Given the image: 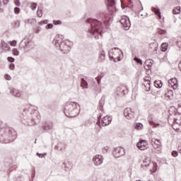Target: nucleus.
<instances>
[{
    "label": "nucleus",
    "mask_w": 181,
    "mask_h": 181,
    "mask_svg": "<svg viewBox=\"0 0 181 181\" xmlns=\"http://www.w3.org/2000/svg\"><path fill=\"white\" fill-rule=\"evenodd\" d=\"M4 78L8 80V81H11V80H12V77H11V76L8 74L4 75Z\"/></svg>",
    "instance_id": "nucleus-43"
},
{
    "label": "nucleus",
    "mask_w": 181,
    "mask_h": 181,
    "mask_svg": "<svg viewBox=\"0 0 181 181\" xmlns=\"http://www.w3.org/2000/svg\"><path fill=\"white\" fill-rule=\"evenodd\" d=\"M168 87H171L173 90H177L179 87L177 78H173L168 81Z\"/></svg>",
    "instance_id": "nucleus-15"
},
{
    "label": "nucleus",
    "mask_w": 181,
    "mask_h": 181,
    "mask_svg": "<svg viewBox=\"0 0 181 181\" xmlns=\"http://www.w3.org/2000/svg\"><path fill=\"white\" fill-rule=\"evenodd\" d=\"M151 165V160L149 158H145L141 164V168L145 169V168H148Z\"/></svg>",
    "instance_id": "nucleus-23"
},
{
    "label": "nucleus",
    "mask_w": 181,
    "mask_h": 181,
    "mask_svg": "<svg viewBox=\"0 0 181 181\" xmlns=\"http://www.w3.org/2000/svg\"><path fill=\"white\" fill-rule=\"evenodd\" d=\"M136 146L140 151H145L148 148V141L146 140H140L139 143L136 144Z\"/></svg>",
    "instance_id": "nucleus-14"
},
{
    "label": "nucleus",
    "mask_w": 181,
    "mask_h": 181,
    "mask_svg": "<svg viewBox=\"0 0 181 181\" xmlns=\"http://www.w3.org/2000/svg\"><path fill=\"white\" fill-rule=\"evenodd\" d=\"M112 153L115 158H121L125 155V150L122 147H116Z\"/></svg>",
    "instance_id": "nucleus-10"
},
{
    "label": "nucleus",
    "mask_w": 181,
    "mask_h": 181,
    "mask_svg": "<svg viewBox=\"0 0 181 181\" xmlns=\"http://www.w3.org/2000/svg\"><path fill=\"white\" fill-rule=\"evenodd\" d=\"M103 158L101 155H96L93 158V162L95 166H100L103 163Z\"/></svg>",
    "instance_id": "nucleus-13"
},
{
    "label": "nucleus",
    "mask_w": 181,
    "mask_h": 181,
    "mask_svg": "<svg viewBox=\"0 0 181 181\" xmlns=\"http://www.w3.org/2000/svg\"><path fill=\"white\" fill-rule=\"evenodd\" d=\"M103 152H104V153H107V152H108V147H104L103 148Z\"/></svg>",
    "instance_id": "nucleus-56"
},
{
    "label": "nucleus",
    "mask_w": 181,
    "mask_h": 181,
    "mask_svg": "<svg viewBox=\"0 0 181 181\" xmlns=\"http://www.w3.org/2000/svg\"><path fill=\"white\" fill-rule=\"evenodd\" d=\"M64 113L69 118L77 117L80 114V105L76 102H67L65 104Z\"/></svg>",
    "instance_id": "nucleus-4"
},
{
    "label": "nucleus",
    "mask_w": 181,
    "mask_h": 181,
    "mask_svg": "<svg viewBox=\"0 0 181 181\" xmlns=\"http://www.w3.org/2000/svg\"><path fill=\"white\" fill-rule=\"evenodd\" d=\"M42 30V27L37 26L34 28V33H40V31Z\"/></svg>",
    "instance_id": "nucleus-36"
},
{
    "label": "nucleus",
    "mask_w": 181,
    "mask_h": 181,
    "mask_svg": "<svg viewBox=\"0 0 181 181\" xmlns=\"http://www.w3.org/2000/svg\"><path fill=\"white\" fill-rule=\"evenodd\" d=\"M128 93V90L127 89V86L125 85H121L116 89V94L122 97V95H125Z\"/></svg>",
    "instance_id": "nucleus-12"
},
{
    "label": "nucleus",
    "mask_w": 181,
    "mask_h": 181,
    "mask_svg": "<svg viewBox=\"0 0 181 181\" xmlns=\"http://www.w3.org/2000/svg\"><path fill=\"white\" fill-rule=\"evenodd\" d=\"M178 67L181 71V61L180 62V63L178 64Z\"/></svg>",
    "instance_id": "nucleus-58"
},
{
    "label": "nucleus",
    "mask_w": 181,
    "mask_h": 181,
    "mask_svg": "<svg viewBox=\"0 0 181 181\" xmlns=\"http://www.w3.org/2000/svg\"><path fill=\"white\" fill-rule=\"evenodd\" d=\"M168 50V43H163L161 45V51L166 52Z\"/></svg>",
    "instance_id": "nucleus-34"
},
{
    "label": "nucleus",
    "mask_w": 181,
    "mask_h": 181,
    "mask_svg": "<svg viewBox=\"0 0 181 181\" xmlns=\"http://www.w3.org/2000/svg\"><path fill=\"white\" fill-rule=\"evenodd\" d=\"M119 22L125 30H128L131 28V21L128 16H122Z\"/></svg>",
    "instance_id": "nucleus-8"
},
{
    "label": "nucleus",
    "mask_w": 181,
    "mask_h": 181,
    "mask_svg": "<svg viewBox=\"0 0 181 181\" xmlns=\"http://www.w3.org/2000/svg\"><path fill=\"white\" fill-rule=\"evenodd\" d=\"M42 129H43L45 132L53 129V122L51 121L44 122L42 126Z\"/></svg>",
    "instance_id": "nucleus-16"
},
{
    "label": "nucleus",
    "mask_w": 181,
    "mask_h": 181,
    "mask_svg": "<svg viewBox=\"0 0 181 181\" xmlns=\"http://www.w3.org/2000/svg\"><path fill=\"white\" fill-rule=\"evenodd\" d=\"M1 49L2 50H4V52H8L9 51V45L5 42L4 41H1Z\"/></svg>",
    "instance_id": "nucleus-25"
},
{
    "label": "nucleus",
    "mask_w": 181,
    "mask_h": 181,
    "mask_svg": "<svg viewBox=\"0 0 181 181\" xmlns=\"http://www.w3.org/2000/svg\"><path fill=\"white\" fill-rule=\"evenodd\" d=\"M8 67H9L10 70H14L15 69V64H10Z\"/></svg>",
    "instance_id": "nucleus-53"
},
{
    "label": "nucleus",
    "mask_w": 181,
    "mask_h": 181,
    "mask_svg": "<svg viewBox=\"0 0 181 181\" xmlns=\"http://www.w3.org/2000/svg\"><path fill=\"white\" fill-rule=\"evenodd\" d=\"M149 122H150V124H153V122H152V121H150Z\"/></svg>",
    "instance_id": "nucleus-64"
},
{
    "label": "nucleus",
    "mask_w": 181,
    "mask_h": 181,
    "mask_svg": "<svg viewBox=\"0 0 181 181\" xmlns=\"http://www.w3.org/2000/svg\"><path fill=\"white\" fill-rule=\"evenodd\" d=\"M49 23V20L41 21L38 25H47Z\"/></svg>",
    "instance_id": "nucleus-41"
},
{
    "label": "nucleus",
    "mask_w": 181,
    "mask_h": 181,
    "mask_svg": "<svg viewBox=\"0 0 181 181\" xmlns=\"http://www.w3.org/2000/svg\"><path fill=\"white\" fill-rule=\"evenodd\" d=\"M151 11L153 12H154L158 16H159L160 18H161L160 10L159 8H156L155 7H152L151 8Z\"/></svg>",
    "instance_id": "nucleus-30"
},
{
    "label": "nucleus",
    "mask_w": 181,
    "mask_h": 181,
    "mask_svg": "<svg viewBox=\"0 0 181 181\" xmlns=\"http://www.w3.org/2000/svg\"><path fill=\"white\" fill-rule=\"evenodd\" d=\"M171 153H172V156H174V158H176V156L179 155V153L176 151H173Z\"/></svg>",
    "instance_id": "nucleus-48"
},
{
    "label": "nucleus",
    "mask_w": 181,
    "mask_h": 181,
    "mask_svg": "<svg viewBox=\"0 0 181 181\" xmlns=\"http://www.w3.org/2000/svg\"><path fill=\"white\" fill-rule=\"evenodd\" d=\"M103 103H104V100L101 99L100 100V104H101V105H103Z\"/></svg>",
    "instance_id": "nucleus-59"
},
{
    "label": "nucleus",
    "mask_w": 181,
    "mask_h": 181,
    "mask_svg": "<svg viewBox=\"0 0 181 181\" xmlns=\"http://www.w3.org/2000/svg\"><path fill=\"white\" fill-rule=\"evenodd\" d=\"M134 62H136V63H137V64H140L141 66H142V59L138 57H134Z\"/></svg>",
    "instance_id": "nucleus-37"
},
{
    "label": "nucleus",
    "mask_w": 181,
    "mask_h": 181,
    "mask_svg": "<svg viewBox=\"0 0 181 181\" xmlns=\"http://www.w3.org/2000/svg\"><path fill=\"white\" fill-rule=\"evenodd\" d=\"M144 81H147L148 86H151V77H149V76H146V77L144 78Z\"/></svg>",
    "instance_id": "nucleus-44"
},
{
    "label": "nucleus",
    "mask_w": 181,
    "mask_h": 181,
    "mask_svg": "<svg viewBox=\"0 0 181 181\" xmlns=\"http://www.w3.org/2000/svg\"><path fill=\"white\" fill-rule=\"evenodd\" d=\"M12 52L14 56H19V51L18 50V49L14 48L13 49Z\"/></svg>",
    "instance_id": "nucleus-40"
},
{
    "label": "nucleus",
    "mask_w": 181,
    "mask_h": 181,
    "mask_svg": "<svg viewBox=\"0 0 181 181\" xmlns=\"http://www.w3.org/2000/svg\"><path fill=\"white\" fill-rule=\"evenodd\" d=\"M35 18H30L28 20V23H30L32 25V23H35Z\"/></svg>",
    "instance_id": "nucleus-51"
},
{
    "label": "nucleus",
    "mask_w": 181,
    "mask_h": 181,
    "mask_svg": "<svg viewBox=\"0 0 181 181\" xmlns=\"http://www.w3.org/2000/svg\"><path fill=\"white\" fill-rule=\"evenodd\" d=\"M105 60V52L101 51L98 62H103Z\"/></svg>",
    "instance_id": "nucleus-28"
},
{
    "label": "nucleus",
    "mask_w": 181,
    "mask_h": 181,
    "mask_svg": "<svg viewBox=\"0 0 181 181\" xmlns=\"http://www.w3.org/2000/svg\"><path fill=\"white\" fill-rule=\"evenodd\" d=\"M151 145L153 146L154 149H158L160 151V141L156 139H151Z\"/></svg>",
    "instance_id": "nucleus-19"
},
{
    "label": "nucleus",
    "mask_w": 181,
    "mask_h": 181,
    "mask_svg": "<svg viewBox=\"0 0 181 181\" xmlns=\"http://www.w3.org/2000/svg\"><path fill=\"white\" fill-rule=\"evenodd\" d=\"M111 121H112V117L110 116H105L101 119L102 127H107V125H110L111 124Z\"/></svg>",
    "instance_id": "nucleus-18"
},
{
    "label": "nucleus",
    "mask_w": 181,
    "mask_h": 181,
    "mask_svg": "<svg viewBox=\"0 0 181 181\" xmlns=\"http://www.w3.org/2000/svg\"><path fill=\"white\" fill-rule=\"evenodd\" d=\"M37 15L38 18H42V16H43V11H42V9L38 8V10L37 11Z\"/></svg>",
    "instance_id": "nucleus-35"
},
{
    "label": "nucleus",
    "mask_w": 181,
    "mask_h": 181,
    "mask_svg": "<svg viewBox=\"0 0 181 181\" xmlns=\"http://www.w3.org/2000/svg\"><path fill=\"white\" fill-rule=\"evenodd\" d=\"M23 118L26 121L28 125L30 127L36 125L40 121L39 112L35 110L33 105L27 106L22 112Z\"/></svg>",
    "instance_id": "nucleus-1"
},
{
    "label": "nucleus",
    "mask_w": 181,
    "mask_h": 181,
    "mask_svg": "<svg viewBox=\"0 0 181 181\" xmlns=\"http://www.w3.org/2000/svg\"><path fill=\"white\" fill-rule=\"evenodd\" d=\"M178 151L180 152V153H181V146H180L179 147H178Z\"/></svg>",
    "instance_id": "nucleus-60"
},
{
    "label": "nucleus",
    "mask_w": 181,
    "mask_h": 181,
    "mask_svg": "<svg viewBox=\"0 0 181 181\" xmlns=\"http://www.w3.org/2000/svg\"><path fill=\"white\" fill-rule=\"evenodd\" d=\"M37 7V4H36V3L32 4L31 8L33 11H35V9H36Z\"/></svg>",
    "instance_id": "nucleus-50"
},
{
    "label": "nucleus",
    "mask_w": 181,
    "mask_h": 181,
    "mask_svg": "<svg viewBox=\"0 0 181 181\" xmlns=\"http://www.w3.org/2000/svg\"><path fill=\"white\" fill-rule=\"evenodd\" d=\"M10 94L14 95V97H19L21 95V92L18 90L13 89L10 90Z\"/></svg>",
    "instance_id": "nucleus-27"
},
{
    "label": "nucleus",
    "mask_w": 181,
    "mask_h": 181,
    "mask_svg": "<svg viewBox=\"0 0 181 181\" xmlns=\"http://www.w3.org/2000/svg\"><path fill=\"white\" fill-rule=\"evenodd\" d=\"M53 23H54V25H62V21H59V20H58V21L54 20V21H53Z\"/></svg>",
    "instance_id": "nucleus-47"
},
{
    "label": "nucleus",
    "mask_w": 181,
    "mask_h": 181,
    "mask_svg": "<svg viewBox=\"0 0 181 181\" xmlns=\"http://www.w3.org/2000/svg\"><path fill=\"white\" fill-rule=\"evenodd\" d=\"M124 115L127 119H133V118L135 117V112L132 110V109L127 107L124 110Z\"/></svg>",
    "instance_id": "nucleus-11"
},
{
    "label": "nucleus",
    "mask_w": 181,
    "mask_h": 181,
    "mask_svg": "<svg viewBox=\"0 0 181 181\" xmlns=\"http://www.w3.org/2000/svg\"><path fill=\"white\" fill-rule=\"evenodd\" d=\"M19 26H21V21L19 20H16L14 22L13 27L14 28H19Z\"/></svg>",
    "instance_id": "nucleus-38"
},
{
    "label": "nucleus",
    "mask_w": 181,
    "mask_h": 181,
    "mask_svg": "<svg viewBox=\"0 0 181 181\" xmlns=\"http://www.w3.org/2000/svg\"><path fill=\"white\" fill-rule=\"evenodd\" d=\"M109 57L110 60H117V62H121L124 58V52L118 47L112 48L111 50L108 52Z\"/></svg>",
    "instance_id": "nucleus-6"
},
{
    "label": "nucleus",
    "mask_w": 181,
    "mask_h": 181,
    "mask_svg": "<svg viewBox=\"0 0 181 181\" xmlns=\"http://www.w3.org/2000/svg\"><path fill=\"white\" fill-rule=\"evenodd\" d=\"M96 17L98 18V19H100V21H102L104 23H105V22H107V23H110V22H111V18L110 16H108V14H107L104 11H98L96 13Z\"/></svg>",
    "instance_id": "nucleus-7"
},
{
    "label": "nucleus",
    "mask_w": 181,
    "mask_h": 181,
    "mask_svg": "<svg viewBox=\"0 0 181 181\" xmlns=\"http://www.w3.org/2000/svg\"><path fill=\"white\" fill-rule=\"evenodd\" d=\"M134 128L135 129H142L144 128V124H142L141 123H136L134 125Z\"/></svg>",
    "instance_id": "nucleus-33"
},
{
    "label": "nucleus",
    "mask_w": 181,
    "mask_h": 181,
    "mask_svg": "<svg viewBox=\"0 0 181 181\" xmlns=\"http://www.w3.org/2000/svg\"><path fill=\"white\" fill-rule=\"evenodd\" d=\"M16 43H17L16 40H13L10 42V45L11 46H16Z\"/></svg>",
    "instance_id": "nucleus-54"
},
{
    "label": "nucleus",
    "mask_w": 181,
    "mask_h": 181,
    "mask_svg": "<svg viewBox=\"0 0 181 181\" xmlns=\"http://www.w3.org/2000/svg\"><path fill=\"white\" fill-rule=\"evenodd\" d=\"M165 95L170 99L172 98L173 97V90H168V92L165 93Z\"/></svg>",
    "instance_id": "nucleus-31"
},
{
    "label": "nucleus",
    "mask_w": 181,
    "mask_h": 181,
    "mask_svg": "<svg viewBox=\"0 0 181 181\" xmlns=\"http://www.w3.org/2000/svg\"><path fill=\"white\" fill-rule=\"evenodd\" d=\"M19 12H21V8H19V7L14 8V13H19Z\"/></svg>",
    "instance_id": "nucleus-52"
},
{
    "label": "nucleus",
    "mask_w": 181,
    "mask_h": 181,
    "mask_svg": "<svg viewBox=\"0 0 181 181\" xmlns=\"http://www.w3.org/2000/svg\"><path fill=\"white\" fill-rule=\"evenodd\" d=\"M45 29H53V24L49 23L45 26Z\"/></svg>",
    "instance_id": "nucleus-46"
},
{
    "label": "nucleus",
    "mask_w": 181,
    "mask_h": 181,
    "mask_svg": "<svg viewBox=\"0 0 181 181\" xmlns=\"http://www.w3.org/2000/svg\"><path fill=\"white\" fill-rule=\"evenodd\" d=\"M33 177H35V173H33Z\"/></svg>",
    "instance_id": "nucleus-63"
},
{
    "label": "nucleus",
    "mask_w": 181,
    "mask_h": 181,
    "mask_svg": "<svg viewBox=\"0 0 181 181\" xmlns=\"http://www.w3.org/2000/svg\"><path fill=\"white\" fill-rule=\"evenodd\" d=\"M21 49H26L29 46V41L22 40L19 45Z\"/></svg>",
    "instance_id": "nucleus-24"
},
{
    "label": "nucleus",
    "mask_w": 181,
    "mask_h": 181,
    "mask_svg": "<svg viewBox=\"0 0 181 181\" xmlns=\"http://www.w3.org/2000/svg\"><path fill=\"white\" fill-rule=\"evenodd\" d=\"M107 11L110 15H114L117 12V7L115 6V0H107Z\"/></svg>",
    "instance_id": "nucleus-9"
},
{
    "label": "nucleus",
    "mask_w": 181,
    "mask_h": 181,
    "mask_svg": "<svg viewBox=\"0 0 181 181\" xmlns=\"http://www.w3.org/2000/svg\"><path fill=\"white\" fill-rule=\"evenodd\" d=\"M4 12V8H0V13Z\"/></svg>",
    "instance_id": "nucleus-61"
},
{
    "label": "nucleus",
    "mask_w": 181,
    "mask_h": 181,
    "mask_svg": "<svg viewBox=\"0 0 181 181\" xmlns=\"http://www.w3.org/2000/svg\"><path fill=\"white\" fill-rule=\"evenodd\" d=\"M15 5H16V6H21L20 0H15Z\"/></svg>",
    "instance_id": "nucleus-55"
},
{
    "label": "nucleus",
    "mask_w": 181,
    "mask_h": 181,
    "mask_svg": "<svg viewBox=\"0 0 181 181\" xmlns=\"http://www.w3.org/2000/svg\"><path fill=\"white\" fill-rule=\"evenodd\" d=\"M127 6H128V8H132V6H134V0H124V1H122V8L125 9Z\"/></svg>",
    "instance_id": "nucleus-17"
},
{
    "label": "nucleus",
    "mask_w": 181,
    "mask_h": 181,
    "mask_svg": "<svg viewBox=\"0 0 181 181\" xmlns=\"http://www.w3.org/2000/svg\"><path fill=\"white\" fill-rule=\"evenodd\" d=\"M73 168V165H71V163L69 160H65L64 163L62 164V169H64L66 172H69L71 170V169Z\"/></svg>",
    "instance_id": "nucleus-20"
},
{
    "label": "nucleus",
    "mask_w": 181,
    "mask_h": 181,
    "mask_svg": "<svg viewBox=\"0 0 181 181\" xmlns=\"http://www.w3.org/2000/svg\"><path fill=\"white\" fill-rule=\"evenodd\" d=\"M8 62H9L10 63H13V62H15V58L12 57H8L7 58Z\"/></svg>",
    "instance_id": "nucleus-45"
},
{
    "label": "nucleus",
    "mask_w": 181,
    "mask_h": 181,
    "mask_svg": "<svg viewBox=\"0 0 181 181\" xmlns=\"http://www.w3.org/2000/svg\"><path fill=\"white\" fill-rule=\"evenodd\" d=\"M4 5H8V3L9 2V0H3Z\"/></svg>",
    "instance_id": "nucleus-57"
},
{
    "label": "nucleus",
    "mask_w": 181,
    "mask_h": 181,
    "mask_svg": "<svg viewBox=\"0 0 181 181\" xmlns=\"http://www.w3.org/2000/svg\"><path fill=\"white\" fill-rule=\"evenodd\" d=\"M154 86L156 87V88H162L163 83H162V81H156L154 82Z\"/></svg>",
    "instance_id": "nucleus-29"
},
{
    "label": "nucleus",
    "mask_w": 181,
    "mask_h": 181,
    "mask_svg": "<svg viewBox=\"0 0 181 181\" xmlns=\"http://www.w3.org/2000/svg\"><path fill=\"white\" fill-rule=\"evenodd\" d=\"M86 22L90 24L87 33L88 37H95L96 40L100 39V36H103V22L92 18L87 19Z\"/></svg>",
    "instance_id": "nucleus-2"
},
{
    "label": "nucleus",
    "mask_w": 181,
    "mask_h": 181,
    "mask_svg": "<svg viewBox=\"0 0 181 181\" xmlns=\"http://www.w3.org/2000/svg\"><path fill=\"white\" fill-rule=\"evenodd\" d=\"M152 62H153V61H151V59H149L145 62V64H146L144 66L145 70H151L152 69V64H153Z\"/></svg>",
    "instance_id": "nucleus-22"
},
{
    "label": "nucleus",
    "mask_w": 181,
    "mask_h": 181,
    "mask_svg": "<svg viewBox=\"0 0 181 181\" xmlns=\"http://www.w3.org/2000/svg\"><path fill=\"white\" fill-rule=\"evenodd\" d=\"M173 15H178V13H180V6H177L173 10Z\"/></svg>",
    "instance_id": "nucleus-32"
},
{
    "label": "nucleus",
    "mask_w": 181,
    "mask_h": 181,
    "mask_svg": "<svg viewBox=\"0 0 181 181\" xmlns=\"http://www.w3.org/2000/svg\"><path fill=\"white\" fill-rule=\"evenodd\" d=\"M98 86H96L94 90L96 94L101 93V89L100 88V84H101V77L98 76L96 78Z\"/></svg>",
    "instance_id": "nucleus-21"
},
{
    "label": "nucleus",
    "mask_w": 181,
    "mask_h": 181,
    "mask_svg": "<svg viewBox=\"0 0 181 181\" xmlns=\"http://www.w3.org/2000/svg\"><path fill=\"white\" fill-rule=\"evenodd\" d=\"M2 122H0V142L1 144H9L13 142L17 138L16 131L11 127H1Z\"/></svg>",
    "instance_id": "nucleus-3"
},
{
    "label": "nucleus",
    "mask_w": 181,
    "mask_h": 181,
    "mask_svg": "<svg viewBox=\"0 0 181 181\" xmlns=\"http://www.w3.org/2000/svg\"><path fill=\"white\" fill-rule=\"evenodd\" d=\"M64 37V36L62 35H56L52 41V44L66 54L70 52V45H69V41H63Z\"/></svg>",
    "instance_id": "nucleus-5"
},
{
    "label": "nucleus",
    "mask_w": 181,
    "mask_h": 181,
    "mask_svg": "<svg viewBox=\"0 0 181 181\" xmlns=\"http://www.w3.org/2000/svg\"><path fill=\"white\" fill-rule=\"evenodd\" d=\"M47 155V153H45L43 154H40L39 153H37V156H38L39 158H45V156H46Z\"/></svg>",
    "instance_id": "nucleus-49"
},
{
    "label": "nucleus",
    "mask_w": 181,
    "mask_h": 181,
    "mask_svg": "<svg viewBox=\"0 0 181 181\" xmlns=\"http://www.w3.org/2000/svg\"><path fill=\"white\" fill-rule=\"evenodd\" d=\"M157 33H158L159 35H165V33H166V30L158 28L157 30Z\"/></svg>",
    "instance_id": "nucleus-39"
},
{
    "label": "nucleus",
    "mask_w": 181,
    "mask_h": 181,
    "mask_svg": "<svg viewBox=\"0 0 181 181\" xmlns=\"http://www.w3.org/2000/svg\"><path fill=\"white\" fill-rule=\"evenodd\" d=\"M81 87H82V88H87L88 87V83H87V81L84 80V78H81Z\"/></svg>",
    "instance_id": "nucleus-26"
},
{
    "label": "nucleus",
    "mask_w": 181,
    "mask_h": 181,
    "mask_svg": "<svg viewBox=\"0 0 181 181\" xmlns=\"http://www.w3.org/2000/svg\"><path fill=\"white\" fill-rule=\"evenodd\" d=\"M0 6H2V1L0 0Z\"/></svg>",
    "instance_id": "nucleus-62"
},
{
    "label": "nucleus",
    "mask_w": 181,
    "mask_h": 181,
    "mask_svg": "<svg viewBox=\"0 0 181 181\" xmlns=\"http://www.w3.org/2000/svg\"><path fill=\"white\" fill-rule=\"evenodd\" d=\"M62 145H63V146H62ZM58 148H59V151H64L66 146L60 143L58 144Z\"/></svg>",
    "instance_id": "nucleus-42"
}]
</instances>
